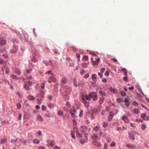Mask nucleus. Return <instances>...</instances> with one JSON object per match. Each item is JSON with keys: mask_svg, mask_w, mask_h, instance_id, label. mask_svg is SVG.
<instances>
[{"mask_svg": "<svg viewBox=\"0 0 149 149\" xmlns=\"http://www.w3.org/2000/svg\"><path fill=\"white\" fill-rule=\"evenodd\" d=\"M81 130L82 132V133L83 134L87 136L88 133L90 132L91 129L88 128L87 127L84 126H81Z\"/></svg>", "mask_w": 149, "mask_h": 149, "instance_id": "obj_1", "label": "nucleus"}, {"mask_svg": "<svg viewBox=\"0 0 149 149\" xmlns=\"http://www.w3.org/2000/svg\"><path fill=\"white\" fill-rule=\"evenodd\" d=\"M89 95L92 98L93 101L96 100L97 99V96L95 92H91L89 93Z\"/></svg>", "mask_w": 149, "mask_h": 149, "instance_id": "obj_2", "label": "nucleus"}, {"mask_svg": "<svg viewBox=\"0 0 149 149\" xmlns=\"http://www.w3.org/2000/svg\"><path fill=\"white\" fill-rule=\"evenodd\" d=\"M18 50V47L17 46L15 45H14L13 46L12 49L10 50V52L11 53H16Z\"/></svg>", "mask_w": 149, "mask_h": 149, "instance_id": "obj_3", "label": "nucleus"}, {"mask_svg": "<svg viewBox=\"0 0 149 149\" xmlns=\"http://www.w3.org/2000/svg\"><path fill=\"white\" fill-rule=\"evenodd\" d=\"M81 102L84 104V106L86 108H88L90 102L88 101H87L83 96L81 98Z\"/></svg>", "mask_w": 149, "mask_h": 149, "instance_id": "obj_4", "label": "nucleus"}, {"mask_svg": "<svg viewBox=\"0 0 149 149\" xmlns=\"http://www.w3.org/2000/svg\"><path fill=\"white\" fill-rule=\"evenodd\" d=\"M43 63H44L47 66H48L49 65V64L51 65H52V62L51 60H49L48 61L47 60H44L43 61Z\"/></svg>", "mask_w": 149, "mask_h": 149, "instance_id": "obj_5", "label": "nucleus"}, {"mask_svg": "<svg viewBox=\"0 0 149 149\" xmlns=\"http://www.w3.org/2000/svg\"><path fill=\"white\" fill-rule=\"evenodd\" d=\"M122 120H123L126 123H128L129 122V120L128 118L125 116H123L122 119Z\"/></svg>", "mask_w": 149, "mask_h": 149, "instance_id": "obj_6", "label": "nucleus"}, {"mask_svg": "<svg viewBox=\"0 0 149 149\" xmlns=\"http://www.w3.org/2000/svg\"><path fill=\"white\" fill-rule=\"evenodd\" d=\"M3 67L4 68H3L2 69L3 71L4 70H5L6 73H8L10 72L8 67L6 65H4Z\"/></svg>", "mask_w": 149, "mask_h": 149, "instance_id": "obj_7", "label": "nucleus"}, {"mask_svg": "<svg viewBox=\"0 0 149 149\" xmlns=\"http://www.w3.org/2000/svg\"><path fill=\"white\" fill-rule=\"evenodd\" d=\"M0 45L1 46H3L6 43V40L3 39H0Z\"/></svg>", "mask_w": 149, "mask_h": 149, "instance_id": "obj_8", "label": "nucleus"}, {"mask_svg": "<svg viewBox=\"0 0 149 149\" xmlns=\"http://www.w3.org/2000/svg\"><path fill=\"white\" fill-rule=\"evenodd\" d=\"M76 112V110L74 109H72L70 110V113L73 116H74Z\"/></svg>", "mask_w": 149, "mask_h": 149, "instance_id": "obj_9", "label": "nucleus"}, {"mask_svg": "<svg viewBox=\"0 0 149 149\" xmlns=\"http://www.w3.org/2000/svg\"><path fill=\"white\" fill-rule=\"evenodd\" d=\"M97 75L95 74H93L92 76V80L95 82H96L97 81Z\"/></svg>", "mask_w": 149, "mask_h": 149, "instance_id": "obj_10", "label": "nucleus"}, {"mask_svg": "<svg viewBox=\"0 0 149 149\" xmlns=\"http://www.w3.org/2000/svg\"><path fill=\"white\" fill-rule=\"evenodd\" d=\"M15 73L18 75H19L21 74L20 70L18 69H15Z\"/></svg>", "mask_w": 149, "mask_h": 149, "instance_id": "obj_11", "label": "nucleus"}, {"mask_svg": "<svg viewBox=\"0 0 149 149\" xmlns=\"http://www.w3.org/2000/svg\"><path fill=\"white\" fill-rule=\"evenodd\" d=\"M125 145L127 147L129 148L133 149L134 147V146L129 143H126V144Z\"/></svg>", "mask_w": 149, "mask_h": 149, "instance_id": "obj_12", "label": "nucleus"}, {"mask_svg": "<svg viewBox=\"0 0 149 149\" xmlns=\"http://www.w3.org/2000/svg\"><path fill=\"white\" fill-rule=\"evenodd\" d=\"M24 87L26 90H29V87L26 83L25 82L24 84Z\"/></svg>", "mask_w": 149, "mask_h": 149, "instance_id": "obj_13", "label": "nucleus"}, {"mask_svg": "<svg viewBox=\"0 0 149 149\" xmlns=\"http://www.w3.org/2000/svg\"><path fill=\"white\" fill-rule=\"evenodd\" d=\"M74 134H75V131L74 130H72L71 132V135L72 136V138L75 139V136H74Z\"/></svg>", "mask_w": 149, "mask_h": 149, "instance_id": "obj_14", "label": "nucleus"}, {"mask_svg": "<svg viewBox=\"0 0 149 149\" xmlns=\"http://www.w3.org/2000/svg\"><path fill=\"white\" fill-rule=\"evenodd\" d=\"M133 112L135 114H137L140 113V111L137 109H134L133 110Z\"/></svg>", "mask_w": 149, "mask_h": 149, "instance_id": "obj_15", "label": "nucleus"}, {"mask_svg": "<svg viewBox=\"0 0 149 149\" xmlns=\"http://www.w3.org/2000/svg\"><path fill=\"white\" fill-rule=\"evenodd\" d=\"M93 144L95 146L97 147H100L101 146V144L95 141L93 142Z\"/></svg>", "mask_w": 149, "mask_h": 149, "instance_id": "obj_16", "label": "nucleus"}, {"mask_svg": "<svg viewBox=\"0 0 149 149\" xmlns=\"http://www.w3.org/2000/svg\"><path fill=\"white\" fill-rule=\"evenodd\" d=\"M85 98L88 101H90L91 100V97L89 95V94L88 95H85Z\"/></svg>", "mask_w": 149, "mask_h": 149, "instance_id": "obj_17", "label": "nucleus"}, {"mask_svg": "<svg viewBox=\"0 0 149 149\" xmlns=\"http://www.w3.org/2000/svg\"><path fill=\"white\" fill-rule=\"evenodd\" d=\"M104 98L102 97H101L100 98V104H102V103L104 102Z\"/></svg>", "mask_w": 149, "mask_h": 149, "instance_id": "obj_18", "label": "nucleus"}, {"mask_svg": "<svg viewBox=\"0 0 149 149\" xmlns=\"http://www.w3.org/2000/svg\"><path fill=\"white\" fill-rule=\"evenodd\" d=\"M37 120H38L43 121L42 118V117L39 114H38L37 115Z\"/></svg>", "mask_w": 149, "mask_h": 149, "instance_id": "obj_19", "label": "nucleus"}, {"mask_svg": "<svg viewBox=\"0 0 149 149\" xmlns=\"http://www.w3.org/2000/svg\"><path fill=\"white\" fill-rule=\"evenodd\" d=\"M47 106L50 109L53 108L54 107V104H52L48 103H47Z\"/></svg>", "mask_w": 149, "mask_h": 149, "instance_id": "obj_20", "label": "nucleus"}, {"mask_svg": "<svg viewBox=\"0 0 149 149\" xmlns=\"http://www.w3.org/2000/svg\"><path fill=\"white\" fill-rule=\"evenodd\" d=\"M11 41L13 43H16L18 44L19 43V41L16 40V39L13 38L11 40Z\"/></svg>", "mask_w": 149, "mask_h": 149, "instance_id": "obj_21", "label": "nucleus"}, {"mask_svg": "<svg viewBox=\"0 0 149 149\" xmlns=\"http://www.w3.org/2000/svg\"><path fill=\"white\" fill-rule=\"evenodd\" d=\"M61 82L63 83H66L67 82V79L65 78H63L61 80Z\"/></svg>", "mask_w": 149, "mask_h": 149, "instance_id": "obj_22", "label": "nucleus"}, {"mask_svg": "<svg viewBox=\"0 0 149 149\" xmlns=\"http://www.w3.org/2000/svg\"><path fill=\"white\" fill-rule=\"evenodd\" d=\"M124 75H125L126 77H124L123 78V79L125 81H127V74L126 72H125L124 73Z\"/></svg>", "mask_w": 149, "mask_h": 149, "instance_id": "obj_23", "label": "nucleus"}, {"mask_svg": "<svg viewBox=\"0 0 149 149\" xmlns=\"http://www.w3.org/2000/svg\"><path fill=\"white\" fill-rule=\"evenodd\" d=\"M108 124V123L107 122H104L102 123L103 127L104 128H106L107 127Z\"/></svg>", "mask_w": 149, "mask_h": 149, "instance_id": "obj_24", "label": "nucleus"}, {"mask_svg": "<svg viewBox=\"0 0 149 149\" xmlns=\"http://www.w3.org/2000/svg\"><path fill=\"white\" fill-rule=\"evenodd\" d=\"M146 127V125L144 123L143 124L141 125V128L142 130H144Z\"/></svg>", "mask_w": 149, "mask_h": 149, "instance_id": "obj_25", "label": "nucleus"}, {"mask_svg": "<svg viewBox=\"0 0 149 149\" xmlns=\"http://www.w3.org/2000/svg\"><path fill=\"white\" fill-rule=\"evenodd\" d=\"M92 138L93 139H96L98 138L96 134H94L93 135L91 136Z\"/></svg>", "mask_w": 149, "mask_h": 149, "instance_id": "obj_26", "label": "nucleus"}, {"mask_svg": "<svg viewBox=\"0 0 149 149\" xmlns=\"http://www.w3.org/2000/svg\"><path fill=\"white\" fill-rule=\"evenodd\" d=\"M99 93H100V94L102 95L105 96L106 95L105 93L103 92L102 90L99 91Z\"/></svg>", "mask_w": 149, "mask_h": 149, "instance_id": "obj_27", "label": "nucleus"}, {"mask_svg": "<svg viewBox=\"0 0 149 149\" xmlns=\"http://www.w3.org/2000/svg\"><path fill=\"white\" fill-rule=\"evenodd\" d=\"M7 142V141L6 139H3L1 140L0 143L1 144L6 143Z\"/></svg>", "mask_w": 149, "mask_h": 149, "instance_id": "obj_28", "label": "nucleus"}, {"mask_svg": "<svg viewBox=\"0 0 149 149\" xmlns=\"http://www.w3.org/2000/svg\"><path fill=\"white\" fill-rule=\"evenodd\" d=\"M83 110H81L79 111V116L80 117H81L83 116Z\"/></svg>", "mask_w": 149, "mask_h": 149, "instance_id": "obj_29", "label": "nucleus"}, {"mask_svg": "<svg viewBox=\"0 0 149 149\" xmlns=\"http://www.w3.org/2000/svg\"><path fill=\"white\" fill-rule=\"evenodd\" d=\"M129 138L130 139L134 140L135 139L134 136L131 134H129Z\"/></svg>", "mask_w": 149, "mask_h": 149, "instance_id": "obj_30", "label": "nucleus"}, {"mask_svg": "<svg viewBox=\"0 0 149 149\" xmlns=\"http://www.w3.org/2000/svg\"><path fill=\"white\" fill-rule=\"evenodd\" d=\"M25 83H26L27 84L29 85L30 86H31L32 85V82L30 81H26Z\"/></svg>", "mask_w": 149, "mask_h": 149, "instance_id": "obj_31", "label": "nucleus"}, {"mask_svg": "<svg viewBox=\"0 0 149 149\" xmlns=\"http://www.w3.org/2000/svg\"><path fill=\"white\" fill-rule=\"evenodd\" d=\"M52 81L54 82H55L56 81V79L55 77H50Z\"/></svg>", "mask_w": 149, "mask_h": 149, "instance_id": "obj_32", "label": "nucleus"}, {"mask_svg": "<svg viewBox=\"0 0 149 149\" xmlns=\"http://www.w3.org/2000/svg\"><path fill=\"white\" fill-rule=\"evenodd\" d=\"M85 139H84V141H82L81 140L80 141H81V144H84V143L87 140V136H85Z\"/></svg>", "mask_w": 149, "mask_h": 149, "instance_id": "obj_33", "label": "nucleus"}, {"mask_svg": "<svg viewBox=\"0 0 149 149\" xmlns=\"http://www.w3.org/2000/svg\"><path fill=\"white\" fill-rule=\"evenodd\" d=\"M99 128V127L98 126H96L94 127L93 130L95 132H97Z\"/></svg>", "mask_w": 149, "mask_h": 149, "instance_id": "obj_34", "label": "nucleus"}, {"mask_svg": "<svg viewBox=\"0 0 149 149\" xmlns=\"http://www.w3.org/2000/svg\"><path fill=\"white\" fill-rule=\"evenodd\" d=\"M33 143L38 144L39 143V141L37 139H33Z\"/></svg>", "mask_w": 149, "mask_h": 149, "instance_id": "obj_35", "label": "nucleus"}, {"mask_svg": "<svg viewBox=\"0 0 149 149\" xmlns=\"http://www.w3.org/2000/svg\"><path fill=\"white\" fill-rule=\"evenodd\" d=\"M47 111L48 113L45 114V116L46 117L50 118L51 117V116L50 113H49V111Z\"/></svg>", "mask_w": 149, "mask_h": 149, "instance_id": "obj_36", "label": "nucleus"}, {"mask_svg": "<svg viewBox=\"0 0 149 149\" xmlns=\"http://www.w3.org/2000/svg\"><path fill=\"white\" fill-rule=\"evenodd\" d=\"M28 98L30 100H33L35 99V97L32 95H30L28 96Z\"/></svg>", "mask_w": 149, "mask_h": 149, "instance_id": "obj_37", "label": "nucleus"}, {"mask_svg": "<svg viewBox=\"0 0 149 149\" xmlns=\"http://www.w3.org/2000/svg\"><path fill=\"white\" fill-rule=\"evenodd\" d=\"M58 115L59 116H62L63 115V112L61 110H59L57 112Z\"/></svg>", "mask_w": 149, "mask_h": 149, "instance_id": "obj_38", "label": "nucleus"}, {"mask_svg": "<svg viewBox=\"0 0 149 149\" xmlns=\"http://www.w3.org/2000/svg\"><path fill=\"white\" fill-rule=\"evenodd\" d=\"M76 136L77 137H79L81 138L82 136L78 132L76 131Z\"/></svg>", "mask_w": 149, "mask_h": 149, "instance_id": "obj_39", "label": "nucleus"}, {"mask_svg": "<svg viewBox=\"0 0 149 149\" xmlns=\"http://www.w3.org/2000/svg\"><path fill=\"white\" fill-rule=\"evenodd\" d=\"M74 85L76 87L78 86V84L77 81L75 79H74L73 80Z\"/></svg>", "mask_w": 149, "mask_h": 149, "instance_id": "obj_40", "label": "nucleus"}, {"mask_svg": "<svg viewBox=\"0 0 149 149\" xmlns=\"http://www.w3.org/2000/svg\"><path fill=\"white\" fill-rule=\"evenodd\" d=\"M37 103L38 104H41L42 103V102L41 101V98L40 99L39 98H37Z\"/></svg>", "mask_w": 149, "mask_h": 149, "instance_id": "obj_41", "label": "nucleus"}, {"mask_svg": "<svg viewBox=\"0 0 149 149\" xmlns=\"http://www.w3.org/2000/svg\"><path fill=\"white\" fill-rule=\"evenodd\" d=\"M10 77L15 79H18V78L17 77V76L13 74H11L10 75Z\"/></svg>", "mask_w": 149, "mask_h": 149, "instance_id": "obj_42", "label": "nucleus"}, {"mask_svg": "<svg viewBox=\"0 0 149 149\" xmlns=\"http://www.w3.org/2000/svg\"><path fill=\"white\" fill-rule=\"evenodd\" d=\"M85 73V71L83 69H81L80 70V74L82 75H83Z\"/></svg>", "mask_w": 149, "mask_h": 149, "instance_id": "obj_43", "label": "nucleus"}, {"mask_svg": "<svg viewBox=\"0 0 149 149\" xmlns=\"http://www.w3.org/2000/svg\"><path fill=\"white\" fill-rule=\"evenodd\" d=\"M129 101H130V100L128 98H127V97H125L124 100V102L125 103H127V102H130Z\"/></svg>", "mask_w": 149, "mask_h": 149, "instance_id": "obj_44", "label": "nucleus"}, {"mask_svg": "<svg viewBox=\"0 0 149 149\" xmlns=\"http://www.w3.org/2000/svg\"><path fill=\"white\" fill-rule=\"evenodd\" d=\"M120 94L123 96H125L126 95V93L123 91L120 92Z\"/></svg>", "mask_w": 149, "mask_h": 149, "instance_id": "obj_45", "label": "nucleus"}, {"mask_svg": "<svg viewBox=\"0 0 149 149\" xmlns=\"http://www.w3.org/2000/svg\"><path fill=\"white\" fill-rule=\"evenodd\" d=\"M111 92H113L115 93H117V90L116 89H111L110 90Z\"/></svg>", "mask_w": 149, "mask_h": 149, "instance_id": "obj_46", "label": "nucleus"}, {"mask_svg": "<svg viewBox=\"0 0 149 149\" xmlns=\"http://www.w3.org/2000/svg\"><path fill=\"white\" fill-rule=\"evenodd\" d=\"M17 108L18 109H20L21 108V104L20 103H17Z\"/></svg>", "mask_w": 149, "mask_h": 149, "instance_id": "obj_47", "label": "nucleus"}, {"mask_svg": "<svg viewBox=\"0 0 149 149\" xmlns=\"http://www.w3.org/2000/svg\"><path fill=\"white\" fill-rule=\"evenodd\" d=\"M66 105L69 108H70L71 107V105L68 102H66Z\"/></svg>", "mask_w": 149, "mask_h": 149, "instance_id": "obj_48", "label": "nucleus"}, {"mask_svg": "<svg viewBox=\"0 0 149 149\" xmlns=\"http://www.w3.org/2000/svg\"><path fill=\"white\" fill-rule=\"evenodd\" d=\"M93 64L94 65L97 66L98 65V63L95 61H94L93 62Z\"/></svg>", "mask_w": 149, "mask_h": 149, "instance_id": "obj_49", "label": "nucleus"}, {"mask_svg": "<svg viewBox=\"0 0 149 149\" xmlns=\"http://www.w3.org/2000/svg\"><path fill=\"white\" fill-rule=\"evenodd\" d=\"M42 110L43 111H45L46 110V107L44 105H42Z\"/></svg>", "mask_w": 149, "mask_h": 149, "instance_id": "obj_50", "label": "nucleus"}, {"mask_svg": "<svg viewBox=\"0 0 149 149\" xmlns=\"http://www.w3.org/2000/svg\"><path fill=\"white\" fill-rule=\"evenodd\" d=\"M146 114L145 113H142L141 115V117L143 118L144 119L146 116Z\"/></svg>", "mask_w": 149, "mask_h": 149, "instance_id": "obj_51", "label": "nucleus"}, {"mask_svg": "<svg viewBox=\"0 0 149 149\" xmlns=\"http://www.w3.org/2000/svg\"><path fill=\"white\" fill-rule=\"evenodd\" d=\"M44 92H42L40 94L41 96V98H44Z\"/></svg>", "mask_w": 149, "mask_h": 149, "instance_id": "obj_52", "label": "nucleus"}, {"mask_svg": "<svg viewBox=\"0 0 149 149\" xmlns=\"http://www.w3.org/2000/svg\"><path fill=\"white\" fill-rule=\"evenodd\" d=\"M88 57L87 56H84L83 58V59L84 60H88Z\"/></svg>", "mask_w": 149, "mask_h": 149, "instance_id": "obj_53", "label": "nucleus"}, {"mask_svg": "<svg viewBox=\"0 0 149 149\" xmlns=\"http://www.w3.org/2000/svg\"><path fill=\"white\" fill-rule=\"evenodd\" d=\"M116 100L117 102L118 103H119L120 102L122 101L123 100L122 98H118Z\"/></svg>", "mask_w": 149, "mask_h": 149, "instance_id": "obj_54", "label": "nucleus"}, {"mask_svg": "<svg viewBox=\"0 0 149 149\" xmlns=\"http://www.w3.org/2000/svg\"><path fill=\"white\" fill-rule=\"evenodd\" d=\"M133 104L135 106H137L138 105V103L134 101L133 102Z\"/></svg>", "mask_w": 149, "mask_h": 149, "instance_id": "obj_55", "label": "nucleus"}, {"mask_svg": "<svg viewBox=\"0 0 149 149\" xmlns=\"http://www.w3.org/2000/svg\"><path fill=\"white\" fill-rule=\"evenodd\" d=\"M52 98V95H48L47 96V99L51 100Z\"/></svg>", "mask_w": 149, "mask_h": 149, "instance_id": "obj_56", "label": "nucleus"}, {"mask_svg": "<svg viewBox=\"0 0 149 149\" xmlns=\"http://www.w3.org/2000/svg\"><path fill=\"white\" fill-rule=\"evenodd\" d=\"M26 70L27 73H30L32 71V70L31 69H30L29 70L26 69Z\"/></svg>", "mask_w": 149, "mask_h": 149, "instance_id": "obj_57", "label": "nucleus"}, {"mask_svg": "<svg viewBox=\"0 0 149 149\" xmlns=\"http://www.w3.org/2000/svg\"><path fill=\"white\" fill-rule=\"evenodd\" d=\"M32 60L34 62H36L37 61V60H36V58L34 57H33L32 58Z\"/></svg>", "mask_w": 149, "mask_h": 149, "instance_id": "obj_58", "label": "nucleus"}, {"mask_svg": "<svg viewBox=\"0 0 149 149\" xmlns=\"http://www.w3.org/2000/svg\"><path fill=\"white\" fill-rule=\"evenodd\" d=\"M50 146H53L54 145V141H52L49 143Z\"/></svg>", "mask_w": 149, "mask_h": 149, "instance_id": "obj_59", "label": "nucleus"}, {"mask_svg": "<svg viewBox=\"0 0 149 149\" xmlns=\"http://www.w3.org/2000/svg\"><path fill=\"white\" fill-rule=\"evenodd\" d=\"M82 65L83 68H86L87 65L86 64V63H84L82 64Z\"/></svg>", "mask_w": 149, "mask_h": 149, "instance_id": "obj_60", "label": "nucleus"}, {"mask_svg": "<svg viewBox=\"0 0 149 149\" xmlns=\"http://www.w3.org/2000/svg\"><path fill=\"white\" fill-rule=\"evenodd\" d=\"M114 116V114L113 113L112 111H111L110 112L109 116H110L112 118H113V116Z\"/></svg>", "mask_w": 149, "mask_h": 149, "instance_id": "obj_61", "label": "nucleus"}, {"mask_svg": "<svg viewBox=\"0 0 149 149\" xmlns=\"http://www.w3.org/2000/svg\"><path fill=\"white\" fill-rule=\"evenodd\" d=\"M89 76V74L88 73H87L84 76V77L85 78H88Z\"/></svg>", "mask_w": 149, "mask_h": 149, "instance_id": "obj_62", "label": "nucleus"}, {"mask_svg": "<svg viewBox=\"0 0 149 149\" xmlns=\"http://www.w3.org/2000/svg\"><path fill=\"white\" fill-rule=\"evenodd\" d=\"M41 87L42 89H44L45 88V84L44 83H42V85H41Z\"/></svg>", "mask_w": 149, "mask_h": 149, "instance_id": "obj_63", "label": "nucleus"}, {"mask_svg": "<svg viewBox=\"0 0 149 149\" xmlns=\"http://www.w3.org/2000/svg\"><path fill=\"white\" fill-rule=\"evenodd\" d=\"M111 146L113 147V146H116V143L114 142H112L110 145Z\"/></svg>", "mask_w": 149, "mask_h": 149, "instance_id": "obj_64", "label": "nucleus"}]
</instances>
